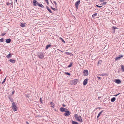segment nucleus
Returning a JSON list of instances; mask_svg holds the SVG:
<instances>
[{
  "mask_svg": "<svg viewBox=\"0 0 124 124\" xmlns=\"http://www.w3.org/2000/svg\"><path fill=\"white\" fill-rule=\"evenodd\" d=\"M8 97L9 99L10 100V101H11V102H13V99L11 98L10 96H9Z\"/></svg>",
  "mask_w": 124,
  "mask_h": 124,
  "instance_id": "nucleus-25",
  "label": "nucleus"
},
{
  "mask_svg": "<svg viewBox=\"0 0 124 124\" xmlns=\"http://www.w3.org/2000/svg\"><path fill=\"white\" fill-rule=\"evenodd\" d=\"M12 56V55L10 54H9L8 55L6 56V57L8 59L10 58Z\"/></svg>",
  "mask_w": 124,
  "mask_h": 124,
  "instance_id": "nucleus-14",
  "label": "nucleus"
},
{
  "mask_svg": "<svg viewBox=\"0 0 124 124\" xmlns=\"http://www.w3.org/2000/svg\"><path fill=\"white\" fill-rule=\"evenodd\" d=\"M97 78L100 80H101V78L100 77H97Z\"/></svg>",
  "mask_w": 124,
  "mask_h": 124,
  "instance_id": "nucleus-37",
  "label": "nucleus"
},
{
  "mask_svg": "<svg viewBox=\"0 0 124 124\" xmlns=\"http://www.w3.org/2000/svg\"><path fill=\"white\" fill-rule=\"evenodd\" d=\"M70 67V65H68V67Z\"/></svg>",
  "mask_w": 124,
  "mask_h": 124,
  "instance_id": "nucleus-52",
  "label": "nucleus"
},
{
  "mask_svg": "<svg viewBox=\"0 0 124 124\" xmlns=\"http://www.w3.org/2000/svg\"><path fill=\"white\" fill-rule=\"evenodd\" d=\"M66 112L64 113V115L65 116H68L69 115H70V112L69 111H67L66 110V112Z\"/></svg>",
  "mask_w": 124,
  "mask_h": 124,
  "instance_id": "nucleus-10",
  "label": "nucleus"
},
{
  "mask_svg": "<svg viewBox=\"0 0 124 124\" xmlns=\"http://www.w3.org/2000/svg\"><path fill=\"white\" fill-rule=\"evenodd\" d=\"M105 75H106L104 73H103L102 74H99V75H100V76H105Z\"/></svg>",
  "mask_w": 124,
  "mask_h": 124,
  "instance_id": "nucleus-28",
  "label": "nucleus"
},
{
  "mask_svg": "<svg viewBox=\"0 0 124 124\" xmlns=\"http://www.w3.org/2000/svg\"><path fill=\"white\" fill-rule=\"evenodd\" d=\"M12 107L13 110L14 111H16L17 110V108L15 105H12Z\"/></svg>",
  "mask_w": 124,
  "mask_h": 124,
  "instance_id": "nucleus-5",
  "label": "nucleus"
},
{
  "mask_svg": "<svg viewBox=\"0 0 124 124\" xmlns=\"http://www.w3.org/2000/svg\"><path fill=\"white\" fill-rule=\"evenodd\" d=\"M99 62L98 63V64H99Z\"/></svg>",
  "mask_w": 124,
  "mask_h": 124,
  "instance_id": "nucleus-54",
  "label": "nucleus"
},
{
  "mask_svg": "<svg viewBox=\"0 0 124 124\" xmlns=\"http://www.w3.org/2000/svg\"><path fill=\"white\" fill-rule=\"evenodd\" d=\"M38 56L39 58L41 59H42L44 57V56L43 54L42 53H41L40 54H38Z\"/></svg>",
  "mask_w": 124,
  "mask_h": 124,
  "instance_id": "nucleus-7",
  "label": "nucleus"
},
{
  "mask_svg": "<svg viewBox=\"0 0 124 124\" xmlns=\"http://www.w3.org/2000/svg\"><path fill=\"white\" fill-rule=\"evenodd\" d=\"M96 5V7H98L101 8L102 7V6H98V5Z\"/></svg>",
  "mask_w": 124,
  "mask_h": 124,
  "instance_id": "nucleus-31",
  "label": "nucleus"
},
{
  "mask_svg": "<svg viewBox=\"0 0 124 124\" xmlns=\"http://www.w3.org/2000/svg\"><path fill=\"white\" fill-rule=\"evenodd\" d=\"M106 2H104L102 3L101 4L102 5H105L106 4Z\"/></svg>",
  "mask_w": 124,
  "mask_h": 124,
  "instance_id": "nucleus-32",
  "label": "nucleus"
},
{
  "mask_svg": "<svg viewBox=\"0 0 124 124\" xmlns=\"http://www.w3.org/2000/svg\"><path fill=\"white\" fill-rule=\"evenodd\" d=\"M103 112V111L102 110L99 113L97 117V118H98L101 115L102 113Z\"/></svg>",
  "mask_w": 124,
  "mask_h": 124,
  "instance_id": "nucleus-13",
  "label": "nucleus"
},
{
  "mask_svg": "<svg viewBox=\"0 0 124 124\" xmlns=\"http://www.w3.org/2000/svg\"><path fill=\"white\" fill-rule=\"evenodd\" d=\"M78 82L77 79L72 80L70 81V84L72 85H75Z\"/></svg>",
  "mask_w": 124,
  "mask_h": 124,
  "instance_id": "nucleus-2",
  "label": "nucleus"
},
{
  "mask_svg": "<svg viewBox=\"0 0 124 124\" xmlns=\"http://www.w3.org/2000/svg\"><path fill=\"white\" fill-rule=\"evenodd\" d=\"M42 99V98H40V101L41 103H42V101L41 100V99Z\"/></svg>",
  "mask_w": 124,
  "mask_h": 124,
  "instance_id": "nucleus-42",
  "label": "nucleus"
},
{
  "mask_svg": "<svg viewBox=\"0 0 124 124\" xmlns=\"http://www.w3.org/2000/svg\"><path fill=\"white\" fill-rule=\"evenodd\" d=\"M122 57H123V55H119L118 57H117L116 59V60H118V59H119Z\"/></svg>",
  "mask_w": 124,
  "mask_h": 124,
  "instance_id": "nucleus-17",
  "label": "nucleus"
},
{
  "mask_svg": "<svg viewBox=\"0 0 124 124\" xmlns=\"http://www.w3.org/2000/svg\"><path fill=\"white\" fill-rule=\"evenodd\" d=\"M72 124H78V123L77 122L73 121H72Z\"/></svg>",
  "mask_w": 124,
  "mask_h": 124,
  "instance_id": "nucleus-21",
  "label": "nucleus"
},
{
  "mask_svg": "<svg viewBox=\"0 0 124 124\" xmlns=\"http://www.w3.org/2000/svg\"><path fill=\"white\" fill-rule=\"evenodd\" d=\"M121 69L122 70V72L124 71V66H123V65H121Z\"/></svg>",
  "mask_w": 124,
  "mask_h": 124,
  "instance_id": "nucleus-19",
  "label": "nucleus"
},
{
  "mask_svg": "<svg viewBox=\"0 0 124 124\" xmlns=\"http://www.w3.org/2000/svg\"><path fill=\"white\" fill-rule=\"evenodd\" d=\"M65 73L66 74L68 75H70V73L68 72H65Z\"/></svg>",
  "mask_w": 124,
  "mask_h": 124,
  "instance_id": "nucleus-34",
  "label": "nucleus"
},
{
  "mask_svg": "<svg viewBox=\"0 0 124 124\" xmlns=\"http://www.w3.org/2000/svg\"><path fill=\"white\" fill-rule=\"evenodd\" d=\"M114 96H118V95H117V94H116V95H115Z\"/></svg>",
  "mask_w": 124,
  "mask_h": 124,
  "instance_id": "nucleus-51",
  "label": "nucleus"
},
{
  "mask_svg": "<svg viewBox=\"0 0 124 124\" xmlns=\"http://www.w3.org/2000/svg\"><path fill=\"white\" fill-rule=\"evenodd\" d=\"M11 39H7L6 40V42L7 43H9L11 41Z\"/></svg>",
  "mask_w": 124,
  "mask_h": 124,
  "instance_id": "nucleus-12",
  "label": "nucleus"
},
{
  "mask_svg": "<svg viewBox=\"0 0 124 124\" xmlns=\"http://www.w3.org/2000/svg\"><path fill=\"white\" fill-rule=\"evenodd\" d=\"M70 56H71V55H72V54L70 53Z\"/></svg>",
  "mask_w": 124,
  "mask_h": 124,
  "instance_id": "nucleus-50",
  "label": "nucleus"
},
{
  "mask_svg": "<svg viewBox=\"0 0 124 124\" xmlns=\"http://www.w3.org/2000/svg\"><path fill=\"white\" fill-rule=\"evenodd\" d=\"M20 26L22 27H24L25 26V23H21Z\"/></svg>",
  "mask_w": 124,
  "mask_h": 124,
  "instance_id": "nucleus-20",
  "label": "nucleus"
},
{
  "mask_svg": "<svg viewBox=\"0 0 124 124\" xmlns=\"http://www.w3.org/2000/svg\"><path fill=\"white\" fill-rule=\"evenodd\" d=\"M97 13H95L92 16V17L94 18L95 16H96L97 15Z\"/></svg>",
  "mask_w": 124,
  "mask_h": 124,
  "instance_id": "nucleus-24",
  "label": "nucleus"
},
{
  "mask_svg": "<svg viewBox=\"0 0 124 124\" xmlns=\"http://www.w3.org/2000/svg\"><path fill=\"white\" fill-rule=\"evenodd\" d=\"M37 5H38L39 6L41 7L42 8H43L44 7L41 4L38 3Z\"/></svg>",
  "mask_w": 124,
  "mask_h": 124,
  "instance_id": "nucleus-16",
  "label": "nucleus"
},
{
  "mask_svg": "<svg viewBox=\"0 0 124 124\" xmlns=\"http://www.w3.org/2000/svg\"><path fill=\"white\" fill-rule=\"evenodd\" d=\"M26 123L27 124H29V123L27 122H26Z\"/></svg>",
  "mask_w": 124,
  "mask_h": 124,
  "instance_id": "nucleus-44",
  "label": "nucleus"
},
{
  "mask_svg": "<svg viewBox=\"0 0 124 124\" xmlns=\"http://www.w3.org/2000/svg\"><path fill=\"white\" fill-rule=\"evenodd\" d=\"M9 61L10 62L13 63H14L15 62V60H14L10 59Z\"/></svg>",
  "mask_w": 124,
  "mask_h": 124,
  "instance_id": "nucleus-15",
  "label": "nucleus"
},
{
  "mask_svg": "<svg viewBox=\"0 0 124 124\" xmlns=\"http://www.w3.org/2000/svg\"><path fill=\"white\" fill-rule=\"evenodd\" d=\"M4 39L3 38L0 39V41L3 42L4 40Z\"/></svg>",
  "mask_w": 124,
  "mask_h": 124,
  "instance_id": "nucleus-27",
  "label": "nucleus"
},
{
  "mask_svg": "<svg viewBox=\"0 0 124 124\" xmlns=\"http://www.w3.org/2000/svg\"><path fill=\"white\" fill-rule=\"evenodd\" d=\"M1 71V70L0 69V71Z\"/></svg>",
  "mask_w": 124,
  "mask_h": 124,
  "instance_id": "nucleus-55",
  "label": "nucleus"
},
{
  "mask_svg": "<svg viewBox=\"0 0 124 124\" xmlns=\"http://www.w3.org/2000/svg\"><path fill=\"white\" fill-rule=\"evenodd\" d=\"M45 1L46 2H47V3H48V0H45Z\"/></svg>",
  "mask_w": 124,
  "mask_h": 124,
  "instance_id": "nucleus-39",
  "label": "nucleus"
},
{
  "mask_svg": "<svg viewBox=\"0 0 124 124\" xmlns=\"http://www.w3.org/2000/svg\"><path fill=\"white\" fill-rule=\"evenodd\" d=\"M113 28L114 29H116L117 28L116 27H113Z\"/></svg>",
  "mask_w": 124,
  "mask_h": 124,
  "instance_id": "nucleus-43",
  "label": "nucleus"
},
{
  "mask_svg": "<svg viewBox=\"0 0 124 124\" xmlns=\"http://www.w3.org/2000/svg\"><path fill=\"white\" fill-rule=\"evenodd\" d=\"M13 105H15V103L14 102H13L12 103Z\"/></svg>",
  "mask_w": 124,
  "mask_h": 124,
  "instance_id": "nucleus-41",
  "label": "nucleus"
},
{
  "mask_svg": "<svg viewBox=\"0 0 124 124\" xmlns=\"http://www.w3.org/2000/svg\"><path fill=\"white\" fill-rule=\"evenodd\" d=\"M16 0V1H17V0Z\"/></svg>",
  "mask_w": 124,
  "mask_h": 124,
  "instance_id": "nucleus-56",
  "label": "nucleus"
},
{
  "mask_svg": "<svg viewBox=\"0 0 124 124\" xmlns=\"http://www.w3.org/2000/svg\"><path fill=\"white\" fill-rule=\"evenodd\" d=\"M123 51H124V48H123Z\"/></svg>",
  "mask_w": 124,
  "mask_h": 124,
  "instance_id": "nucleus-53",
  "label": "nucleus"
},
{
  "mask_svg": "<svg viewBox=\"0 0 124 124\" xmlns=\"http://www.w3.org/2000/svg\"><path fill=\"white\" fill-rule=\"evenodd\" d=\"M101 97H98V99H100V98H101Z\"/></svg>",
  "mask_w": 124,
  "mask_h": 124,
  "instance_id": "nucleus-49",
  "label": "nucleus"
},
{
  "mask_svg": "<svg viewBox=\"0 0 124 124\" xmlns=\"http://www.w3.org/2000/svg\"><path fill=\"white\" fill-rule=\"evenodd\" d=\"M47 9L49 11V12L51 13H52V12L51 10L50 9L48 8V7H47Z\"/></svg>",
  "mask_w": 124,
  "mask_h": 124,
  "instance_id": "nucleus-26",
  "label": "nucleus"
},
{
  "mask_svg": "<svg viewBox=\"0 0 124 124\" xmlns=\"http://www.w3.org/2000/svg\"><path fill=\"white\" fill-rule=\"evenodd\" d=\"M6 33H2L1 35L2 36H3L5 35L6 34Z\"/></svg>",
  "mask_w": 124,
  "mask_h": 124,
  "instance_id": "nucleus-35",
  "label": "nucleus"
},
{
  "mask_svg": "<svg viewBox=\"0 0 124 124\" xmlns=\"http://www.w3.org/2000/svg\"><path fill=\"white\" fill-rule=\"evenodd\" d=\"M74 116L76 119L77 120L81 122H82V120L80 116H78V114H76L74 115Z\"/></svg>",
  "mask_w": 124,
  "mask_h": 124,
  "instance_id": "nucleus-1",
  "label": "nucleus"
},
{
  "mask_svg": "<svg viewBox=\"0 0 124 124\" xmlns=\"http://www.w3.org/2000/svg\"><path fill=\"white\" fill-rule=\"evenodd\" d=\"M115 100L116 98L115 97H113L111 99V102H113L115 101Z\"/></svg>",
  "mask_w": 124,
  "mask_h": 124,
  "instance_id": "nucleus-18",
  "label": "nucleus"
},
{
  "mask_svg": "<svg viewBox=\"0 0 124 124\" xmlns=\"http://www.w3.org/2000/svg\"><path fill=\"white\" fill-rule=\"evenodd\" d=\"M62 105L63 106V107H65L66 106L65 105L63 104H62Z\"/></svg>",
  "mask_w": 124,
  "mask_h": 124,
  "instance_id": "nucleus-40",
  "label": "nucleus"
},
{
  "mask_svg": "<svg viewBox=\"0 0 124 124\" xmlns=\"http://www.w3.org/2000/svg\"><path fill=\"white\" fill-rule=\"evenodd\" d=\"M53 2L54 4L55 5V6H56L57 5L56 2L55 1H54Z\"/></svg>",
  "mask_w": 124,
  "mask_h": 124,
  "instance_id": "nucleus-33",
  "label": "nucleus"
},
{
  "mask_svg": "<svg viewBox=\"0 0 124 124\" xmlns=\"http://www.w3.org/2000/svg\"><path fill=\"white\" fill-rule=\"evenodd\" d=\"M6 78H5V79H4L3 80V81L2 82V84H3L4 83L5 81H6Z\"/></svg>",
  "mask_w": 124,
  "mask_h": 124,
  "instance_id": "nucleus-30",
  "label": "nucleus"
},
{
  "mask_svg": "<svg viewBox=\"0 0 124 124\" xmlns=\"http://www.w3.org/2000/svg\"><path fill=\"white\" fill-rule=\"evenodd\" d=\"M60 39H61L62 41L64 43H65V42L64 41V40L62 38H61H61H60Z\"/></svg>",
  "mask_w": 124,
  "mask_h": 124,
  "instance_id": "nucleus-29",
  "label": "nucleus"
},
{
  "mask_svg": "<svg viewBox=\"0 0 124 124\" xmlns=\"http://www.w3.org/2000/svg\"><path fill=\"white\" fill-rule=\"evenodd\" d=\"M50 105H51V107L54 108V104L52 102H51L50 103Z\"/></svg>",
  "mask_w": 124,
  "mask_h": 124,
  "instance_id": "nucleus-23",
  "label": "nucleus"
},
{
  "mask_svg": "<svg viewBox=\"0 0 124 124\" xmlns=\"http://www.w3.org/2000/svg\"><path fill=\"white\" fill-rule=\"evenodd\" d=\"M66 109L62 107L60 108V111L62 112H66Z\"/></svg>",
  "mask_w": 124,
  "mask_h": 124,
  "instance_id": "nucleus-9",
  "label": "nucleus"
},
{
  "mask_svg": "<svg viewBox=\"0 0 124 124\" xmlns=\"http://www.w3.org/2000/svg\"><path fill=\"white\" fill-rule=\"evenodd\" d=\"M83 75L85 76H86L88 74V71L86 70H84L83 73Z\"/></svg>",
  "mask_w": 124,
  "mask_h": 124,
  "instance_id": "nucleus-4",
  "label": "nucleus"
},
{
  "mask_svg": "<svg viewBox=\"0 0 124 124\" xmlns=\"http://www.w3.org/2000/svg\"><path fill=\"white\" fill-rule=\"evenodd\" d=\"M53 9L54 10H55L56 9L55 8H53Z\"/></svg>",
  "mask_w": 124,
  "mask_h": 124,
  "instance_id": "nucleus-48",
  "label": "nucleus"
},
{
  "mask_svg": "<svg viewBox=\"0 0 124 124\" xmlns=\"http://www.w3.org/2000/svg\"><path fill=\"white\" fill-rule=\"evenodd\" d=\"M15 93V91H12V95L14 93Z\"/></svg>",
  "mask_w": 124,
  "mask_h": 124,
  "instance_id": "nucleus-36",
  "label": "nucleus"
},
{
  "mask_svg": "<svg viewBox=\"0 0 124 124\" xmlns=\"http://www.w3.org/2000/svg\"><path fill=\"white\" fill-rule=\"evenodd\" d=\"M121 82V81L119 79H116V82L118 84L120 83Z\"/></svg>",
  "mask_w": 124,
  "mask_h": 124,
  "instance_id": "nucleus-11",
  "label": "nucleus"
},
{
  "mask_svg": "<svg viewBox=\"0 0 124 124\" xmlns=\"http://www.w3.org/2000/svg\"><path fill=\"white\" fill-rule=\"evenodd\" d=\"M88 80V78H86L84 80L83 82V84L84 85H85L87 84Z\"/></svg>",
  "mask_w": 124,
  "mask_h": 124,
  "instance_id": "nucleus-6",
  "label": "nucleus"
},
{
  "mask_svg": "<svg viewBox=\"0 0 124 124\" xmlns=\"http://www.w3.org/2000/svg\"><path fill=\"white\" fill-rule=\"evenodd\" d=\"M51 45H47L46 46V49H47L49 47H50Z\"/></svg>",
  "mask_w": 124,
  "mask_h": 124,
  "instance_id": "nucleus-22",
  "label": "nucleus"
},
{
  "mask_svg": "<svg viewBox=\"0 0 124 124\" xmlns=\"http://www.w3.org/2000/svg\"><path fill=\"white\" fill-rule=\"evenodd\" d=\"M33 5L34 6H36L38 5V4L37 1L36 0H34L33 1Z\"/></svg>",
  "mask_w": 124,
  "mask_h": 124,
  "instance_id": "nucleus-8",
  "label": "nucleus"
},
{
  "mask_svg": "<svg viewBox=\"0 0 124 124\" xmlns=\"http://www.w3.org/2000/svg\"><path fill=\"white\" fill-rule=\"evenodd\" d=\"M95 108V109H97V108Z\"/></svg>",
  "mask_w": 124,
  "mask_h": 124,
  "instance_id": "nucleus-45",
  "label": "nucleus"
},
{
  "mask_svg": "<svg viewBox=\"0 0 124 124\" xmlns=\"http://www.w3.org/2000/svg\"><path fill=\"white\" fill-rule=\"evenodd\" d=\"M121 93H119L117 94V95H118L119 94H120Z\"/></svg>",
  "mask_w": 124,
  "mask_h": 124,
  "instance_id": "nucleus-46",
  "label": "nucleus"
},
{
  "mask_svg": "<svg viewBox=\"0 0 124 124\" xmlns=\"http://www.w3.org/2000/svg\"><path fill=\"white\" fill-rule=\"evenodd\" d=\"M103 1L102 0H101L100 1V2H102V1Z\"/></svg>",
  "mask_w": 124,
  "mask_h": 124,
  "instance_id": "nucleus-47",
  "label": "nucleus"
},
{
  "mask_svg": "<svg viewBox=\"0 0 124 124\" xmlns=\"http://www.w3.org/2000/svg\"><path fill=\"white\" fill-rule=\"evenodd\" d=\"M80 4V1L79 0L77 1L75 3V5L76 6V8L77 9L78 8L79 5Z\"/></svg>",
  "mask_w": 124,
  "mask_h": 124,
  "instance_id": "nucleus-3",
  "label": "nucleus"
},
{
  "mask_svg": "<svg viewBox=\"0 0 124 124\" xmlns=\"http://www.w3.org/2000/svg\"><path fill=\"white\" fill-rule=\"evenodd\" d=\"M72 65V62L70 63V67H71Z\"/></svg>",
  "mask_w": 124,
  "mask_h": 124,
  "instance_id": "nucleus-38",
  "label": "nucleus"
}]
</instances>
